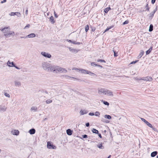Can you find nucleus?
<instances>
[{"mask_svg":"<svg viewBox=\"0 0 158 158\" xmlns=\"http://www.w3.org/2000/svg\"><path fill=\"white\" fill-rule=\"evenodd\" d=\"M14 84L15 86L16 87H20L21 85V82L17 80L15 81Z\"/></svg>","mask_w":158,"mask_h":158,"instance_id":"obj_7","label":"nucleus"},{"mask_svg":"<svg viewBox=\"0 0 158 158\" xmlns=\"http://www.w3.org/2000/svg\"><path fill=\"white\" fill-rule=\"evenodd\" d=\"M4 95H5V96H6V97H7L8 98L10 97V95H9V94H8L7 93H5Z\"/></svg>","mask_w":158,"mask_h":158,"instance_id":"obj_43","label":"nucleus"},{"mask_svg":"<svg viewBox=\"0 0 158 158\" xmlns=\"http://www.w3.org/2000/svg\"><path fill=\"white\" fill-rule=\"evenodd\" d=\"M98 135L99 137L100 138H102V136L100 134H99L98 133Z\"/></svg>","mask_w":158,"mask_h":158,"instance_id":"obj_59","label":"nucleus"},{"mask_svg":"<svg viewBox=\"0 0 158 158\" xmlns=\"http://www.w3.org/2000/svg\"><path fill=\"white\" fill-rule=\"evenodd\" d=\"M104 95H106L108 96L113 97V93L111 91L106 89Z\"/></svg>","mask_w":158,"mask_h":158,"instance_id":"obj_4","label":"nucleus"},{"mask_svg":"<svg viewBox=\"0 0 158 158\" xmlns=\"http://www.w3.org/2000/svg\"><path fill=\"white\" fill-rule=\"evenodd\" d=\"M92 131L93 133H95L96 134H98V131L94 128H93L92 129Z\"/></svg>","mask_w":158,"mask_h":158,"instance_id":"obj_28","label":"nucleus"},{"mask_svg":"<svg viewBox=\"0 0 158 158\" xmlns=\"http://www.w3.org/2000/svg\"><path fill=\"white\" fill-rule=\"evenodd\" d=\"M54 16L56 18H57L58 17V15H57V14L56 13L55 11H54Z\"/></svg>","mask_w":158,"mask_h":158,"instance_id":"obj_51","label":"nucleus"},{"mask_svg":"<svg viewBox=\"0 0 158 158\" xmlns=\"http://www.w3.org/2000/svg\"><path fill=\"white\" fill-rule=\"evenodd\" d=\"M85 125H86V127H89V123H86L85 124Z\"/></svg>","mask_w":158,"mask_h":158,"instance_id":"obj_54","label":"nucleus"},{"mask_svg":"<svg viewBox=\"0 0 158 158\" xmlns=\"http://www.w3.org/2000/svg\"><path fill=\"white\" fill-rule=\"evenodd\" d=\"M35 36V35L34 33H31L28 35L27 37L28 38H33Z\"/></svg>","mask_w":158,"mask_h":158,"instance_id":"obj_22","label":"nucleus"},{"mask_svg":"<svg viewBox=\"0 0 158 158\" xmlns=\"http://www.w3.org/2000/svg\"><path fill=\"white\" fill-rule=\"evenodd\" d=\"M88 72L89 73H88V74H89L91 76H94L95 75V74L94 73L92 72H91L88 71Z\"/></svg>","mask_w":158,"mask_h":158,"instance_id":"obj_40","label":"nucleus"},{"mask_svg":"<svg viewBox=\"0 0 158 158\" xmlns=\"http://www.w3.org/2000/svg\"><path fill=\"white\" fill-rule=\"evenodd\" d=\"M95 29L94 28H92V31H94L95 30Z\"/></svg>","mask_w":158,"mask_h":158,"instance_id":"obj_63","label":"nucleus"},{"mask_svg":"<svg viewBox=\"0 0 158 158\" xmlns=\"http://www.w3.org/2000/svg\"><path fill=\"white\" fill-rule=\"evenodd\" d=\"M141 119L142 121L144 122L149 127H152V124L148 122L147 121H146L144 119L141 118Z\"/></svg>","mask_w":158,"mask_h":158,"instance_id":"obj_12","label":"nucleus"},{"mask_svg":"<svg viewBox=\"0 0 158 158\" xmlns=\"http://www.w3.org/2000/svg\"><path fill=\"white\" fill-rule=\"evenodd\" d=\"M67 41L69 42H70V43H73V41H72V40H67Z\"/></svg>","mask_w":158,"mask_h":158,"instance_id":"obj_55","label":"nucleus"},{"mask_svg":"<svg viewBox=\"0 0 158 158\" xmlns=\"http://www.w3.org/2000/svg\"><path fill=\"white\" fill-rule=\"evenodd\" d=\"M152 49V47H151L149 50L147 51L146 52L147 55L149 54L151 52Z\"/></svg>","mask_w":158,"mask_h":158,"instance_id":"obj_24","label":"nucleus"},{"mask_svg":"<svg viewBox=\"0 0 158 158\" xmlns=\"http://www.w3.org/2000/svg\"><path fill=\"white\" fill-rule=\"evenodd\" d=\"M64 77H65L67 79H74V78L73 77H70L69 76H68V75H65L64 76Z\"/></svg>","mask_w":158,"mask_h":158,"instance_id":"obj_37","label":"nucleus"},{"mask_svg":"<svg viewBox=\"0 0 158 158\" xmlns=\"http://www.w3.org/2000/svg\"><path fill=\"white\" fill-rule=\"evenodd\" d=\"M79 71H81V72L82 73L88 74V73H89L88 71L83 69H80Z\"/></svg>","mask_w":158,"mask_h":158,"instance_id":"obj_21","label":"nucleus"},{"mask_svg":"<svg viewBox=\"0 0 158 158\" xmlns=\"http://www.w3.org/2000/svg\"><path fill=\"white\" fill-rule=\"evenodd\" d=\"M136 79H137V80H143V77L142 78H135Z\"/></svg>","mask_w":158,"mask_h":158,"instance_id":"obj_60","label":"nucleus"},{"mask_svg":"<svg viewBox=\"0 0 158 158\" xmlns=\"http://www.w3.org/2000/svg\"><path fill=\"white\" fill-rule=\"evenodd\" d=\"M15 35V32L14 31H9V32L7 33L4 34V36L6 38H9L11 35L14 36Z\"/></svg>","mask_w":158,"mask_h":158,"instance_id":"obj_3","label":"nucleus"},{"mask_svg":"<svg viewBox=\"0 0 158 158\" xmlns=\"http://www.w3.org/2000/svg\"><path fill=\"white\" fill-rule=\"evenodd\" d=\"M144 53V52L143 50L141 51V52H140V54L139 56V58L141 57L143 55Z\"/></svg>","mask_w":158,"mask_h":158,"instance_id":"obj_33","label":"nucleus"},{"mask_svg":"<svg viewBox=\"0 0 158 158\" xmlns=\"http://www.w3.org/2000/svg\"><path fill=\"white\" fill-rule=\"evenodd\" d=\"M27 37L26 36H20V38H24V39H25L26 38H27Z\"/></svg>","mask_w":158,"mask_h":158,"instance_id":"obj_58","label":"nucleus"},{"mask_svg":"<svg viewBox=\"0 0 158 158\" xmlns=\"http://www.w3.org/2000/svg\"><path fill=\"white\" fill-rule=\"evenodd\" d=\"M97 61L98 62H104L105 63L106 62L105 60H103L102 59H99Z\"/></svg>","mask_w":158,"mask_h":158,"instance_id":"obj_38","label":"nucleus"},{"mask_svg":"<svg viewBox=\"0 0 158 158\" xmlns=\"http://www.w3.org/2000/svg\"><path fill=\"white\" fill-rule=\"evenodd\" d=\"M25 14L26 15H27L28 14V10H27V9L26 10V11Z\"/></svg>","mask_w":158,"mask_h":158,"instance_id":"obj_61","label":"nucleus"},{"mask_svg":"<svg viewBox=\"0 0 158 158\" xmlns=\"http://www.w3.org/2000/svg\"><path fill=\"white\" fill-rule=\"evenodd\" d=\"M156 0H152L151 2L152 4H154L155 3Z\"/></svg>","mask_w":158,"mask_h":158,"instance_id":"obj_56","label":"nucleus"},{"mask_svg":"<svg viewBox=\"0 0 158 158\" xmlns=\"http://www.w3.org/2000/svg\"><path fill=\"white\" fill-rule=\"evenodd\" d=\"M158 152L157 151H154L151 153V156L152 157H154L157 154Z\"/></svg>","mask_w":158,"mask_h":158,"instance_id":"obj_19","label":"nucleus"},{"mask_svg":"<svg viewBox=\"0 0 158 158\" xmlns=\"http://www.w3.org/2000/svg\"><path fill=\"white\" fill-rule=\"evenodd\" d=\"M143 80L146 81H151L152 80V78L150 77H143Z\"/></svg>","mask_w":158,"mask_h":158,"instance_id":"obj_10","label":"nucleus"},{"mask_svg":"<svg viewBox=\"0 0 158 158\" xmlns=\"http://www.w3.org/2000/svg\"><path fill=\"white\" fill-rule=\"evenodd\" d=\"M110 28H109V27H107V28L106 29V30H105V32L106 31H108V30H110Z\"/></svg>","mask_w":158,"mask_h":158,"instance_id":"obj_62","label":"nucleus"},{"mask_svg":"<svg viewBox=\"0 0 158 158\" xmlns=\"http://www.w3.org/2000/svg\"><path fill=\"white\" fill-rule=\"evenodd\" d=\"M6 0H3L2 1H1V3H4L5 2H6Z\"/></svg>","mask_w":158,"mask_h":158,"instance_id":"obj_57","label":"nucleus"},{"mask_svg":"<svg viewBox=\"0 0 158 158\" xmlns=\"http://www.w3.org/2000/svg\"><path fill=\"white\" fill-rule=\"evenodd\" d=\"M60 67L58 66H53L52 69V72L54 73H58L60 72Z\"/></svg>","mask_w":158,"mask_h":158,"instance_id":"obj_2","label":"nucleus"},{"mask_svg":"<svg viewBox=\"0 0 158 158\" xmlns=\"http://www.w3.org/2000/svg\"><path fill=\"white\" fill-rule=\"evenodd\" d=\"M72 131L70 129H68L66 130V133L68 135H71L72 134Z\"/></svg>","mask_w":158,"mask_h":158,"instance_id":"obj_17","label":"nucleus"},{"mask_svg":"<svg viewBox=\"0 0 158 158\" xmlns=\"http://www.w3.org/2000/svg\"><path fill=\"white\" fill-rule=\"evenodd\" d=\"M30 27L29 24H27L24 27V29H26L27 28H28Z\"/></svg>","mask_w":158,"mask_h":158,"instance_id":"obj_53","label":"nucleus"},{"mask_svg":"<svg viewBox=\"0 0 158 158\" xmlns=\"http://www.w3.org/2000/svg\"><path fill=\"white\" fill-rule=\"evenodd\" d=\"M85 31L87 32L89 29V26L88 25H86L85 27Z\"/></svg>","mask_w":158,"mask_h":158,"instance_id":"obj_35","label":"nucleus"},{"mask_svg":"<svg viewBox=\"0 0 158 158\" xmlns=\"http://www.w3.org/2000/svg\"><path fill=\"white\" fill-rule=\"evenodd\" d=\"M89 114L90 116H93L94 115V113L90 112L89 113Z\"/></svg>","mask_w":158,"mask_h":158,"instance_id":"obj_50","label":"nucleus"},{"mask_svg":"<svg viewBox=\"0 0 158 158\" xmlns=\"http://www.w3.org/2000/svg\"><path fill=\"white\" fill-rule=\"evenodd\" d=\"M91 65L93 67H100L101 68H102V66L97 64H96L94 62L91 63Z\"/></svg>","mask_w":158,"mask_h":158,"instance_id":"obj_13","label":"nucleus"},{"mask_svg":"<svg viewBox=\"0 0 158 158\" xmlns=\"http://www.w3.org/2000/svg\"><path fill=\"white\" fill-rule=\"evenodd\" d=\"M100 114V113L98 111L96 112L94 114V115L97 116H99Z\"/></svg>","mask_w":158,"mask_h":158,"instance_id":"obj_42","label":"nucleus"},{"mask_svg":"<svg viewBox=\"0 0 158 158\" xmlns=\"http://www.w3.org/2000/svg\"><path fill=\"white\" fill-rule=\"evenodd\" d=\"M129 22V21L128 20H126L123 23L122 25H124L126 24H127Z\"/></svg>","mask_w":158,"mask_h":158,"instance_id":"obj_39","label":"nucleus"},{"mask_svg":"<svg viewBox=\"0 0 158 158\" xmlns=\"http://www.w3.org/2000/svg\"><path fill=\"white\" fill-rule=\"evenodd\" d=\"M47 147L49 149H55L56 148V146L51 144L50 142H47Z\"/></svg>","mask_w":158,"mask_h":158,"instance_id":"obj_5","label":"nucleus"},{"mask_svg":"<svg viewBox=\"0 0 158 158\" xmlns=\"http://www.w3.org/2000/svg\"><path fill=\"white\" fill-rule=\"evenodd\" d=\"M50 21L52 23H54L55 22L54 20L53 17L52 16L50 18Z\"/></svg>","mask_w":158,"mask_h":158,"instance_id":"obj_27","label":"nucleus"},{"mask_svg":"<svg viewBox=\"0 0 158 158\" xmlns=\"http://www.w3.org/2000/svg\"><path fill=\"white\" fill-rule=\"evenodd\" d=\"M114 56H115V57L117 56H118V55H117V53L115 52L114 51Z\"/></svg>","mask_w":158,"mask_h":158,"instance_id":"obj_52","label":"nucleus"},{"mask_svg":"<svg viewBox=\"0 0 158 158\" xmlns=\"http://www.w3.org/2000/svg\"><path fill=\"white\" fill-rule=\"evenodd\" d=\"M138 60H136L135 61H133L130 63V64H134L136 63Z\"/></svg>","mask_w":158,"mask_h":158,"instance_id":"obj_49","label":"nucleus"},{"mask_svg":"<svg viewBox=\"0 0 158 158\" xmlns=\"http://www.w3.org/2000/svg\"><path fill=\"white\" fill-rule=\"evenodd\" d=\"M10 16H14L16 15L19 17H20L21 16V14L20 13L18 12H12L10 13Z\"/></svg>","mask_w":158,"mask_h":158,"instance_id":"obj_9","label":"nucleus"},{"mask_svg":"<svg viewBox=\"0 0 158 158\" xmlns=\"http://www.w3.org/2000/svg\"><path fill=\"white\" fill-rule=\"evenodd\" d=\"M153 25L152 24H151L150 25L149 28V32H151L153 31Z\"/></svg>","mask_w":158,"mask_h":158,"instance_id":"obj_30","label":"nucleus"},{"mask_svg":"<svg viewBox=\"0 0 158 158\" xmlns=\"http://www.w3.org/2000/svg\"><path fill=\"white\" fill-rule=\"evenodd\" d=\"M7 107L5 106H3L2 107H0V111L5 112L6 110Z\"/></svg>","mask_w":158,"mask_h":158,"instance_id":"obj_20","label":"nucleus"},{"mask_svg":"<svg viewBox=\"0 0 158 158\" xmlns=\"http://www.w3.org/2000/svg\"><path fill=\"white\" fill-rule=\"evenodd\" d=\"M102 102L105 105L109 106V103L106 101L102 100Z\"/></svg>","mask_w":158,"mask_h":158,"instance_id":"obj_32","label":"nucleus"},{"mask_svg":"<svg viewBox=\"0 0 158 158\" xmlns=\"http://www.w3.org/2000/svg\"><path fill=\"white\" fill-rule=\"evenodd\" d=\"M69 50L71 52H77V51L76 50L73 49L71 48H69Z\"/></svg>","mask_w":158,"mask_h":158,"instance_id":"obj_25","label":"nucleus"},{"mask_svg":"<svg viewBox=\"0 0 158 158\" xmlns=\"http://www.w3.org/2000/svg\"><path fill=\"white\" fill-rule=\"evenodd\" d=\"M37 108L36 107L32 106L31 108V111H35L37 110Z\"/></svg>","mask_w":158,"mask_h":158,"instance_id":"obj_29","label":"nucleus"},{"mask_svg":"<svg viewBox=\"0 0 158 158\" xmlns=\"http://www.w3.org/2000/svg\"><path fill=\"white\" fill-rule=\"evenodd\" d=\"M10 27H5L2 29L1 30L5 34H6V33H7L8 32H9L10 30Z\"/></svg>","mask_w":158,"mask_h":158,"instance_id":"obj_8","label":"nucleus"},{"mask_svg":"<svg viewBox=\"0 0 158 158\" xmlns=\"http://www.w3.org/2000/svg\"><path fill=\"white\" fill-rule=\"evenodd\" d=\"M60 73H66L67 72V71L65 69L60 67Z\"/></svg>","mask_w":158,"mask_h":158,"instance_id":"obj_23","label":"nucleus"},{"mask_svg":"<svg viewBox=\"0 0 158 158\" xmlns=\"http://www.w3.org/2000/svg\"><path fill=\"white\" fill-rule=\"evenodd\" d=\"M145 8L146 9V10L148 11L149 10V8L148 7V3L145 6Z\"/></svg>","mask_w":158,"mask_h":158,"instance_id":"obj_44","label":"nucleus"},{"mask_svg":"<svg viewBox=\"0 0 158 158\" xmlns=\"http://www.w3.org/2000/svg\"><path fill=\"white\" fill-rule=\"evenodd\" d=\"M113 27V26H110V27H109V28H110V29H111Z\"/></svg>","mask_w":158,"mask_h":158,"instance_id":"obj_64","label":"nucleus"},{"mask_svg":"<svg viewBox=\"0 0 158 158\" xmlns=\"http://www.w3.org/2000/svg\"><path fill=\"white\" fill-rule=\"evenodd\" d=\"M155 13V11H153L151 13H150V15L152 16H153V15H154V13Z\"/></svg>","mask_w":158,"mask_h":158,"instance_id":"obj_47","label":"nucleus"},{"mask_svg":"<svg viewBox=\"0 0 158 158\" xmlns=\"http://www.w3.org/2000/svg\"><path fill=\"white\" fill-rule=\"evenodd\" d=\"M11 66H13V67H15L16 69H20L17 66H15L14 64V63L13 62H12L11 63Z\"/></svg>","mask_w":158,"mask_h":158,"instance_id":"obj_34","label":"nucleus"},{"mask_svg":"<svg viewBox=\"0 0 158 158\" xmlns=\"http://www.w3.org/2000/svg\"><path fill=\"white\" fill-rule=\"evenodd\" d=\"M150 127L152 128V129L154 131H156V129L154 127H153L152 125V127Z\"/></svg>","mask_w":158,"mask_h":158,"instance_id":"obj_48","label":"nucleus"},{"mask_svg":"<svg viewBox=\"0 0 158 158\" xmlns=\"http://www.w3.org/2000/svg\"><path fill=\"white\" fill-rule=\"evenodd\" d=\"M12 132L13 133V134L14 135H17L19 134V131L18 130H14L13 131H12Z\"/></svg>","mask_w":158,"mask_h":158,"instance_id":"obj_14","label":"nucleus"},{"mask_svg":"<svg viewBox=\"0 0 158 158\" xmlns=\"http://www.w3.org/2000/svg\"><path fill=\"white\" fill-rule=\"evenodd\" d=\"M97 146V147L100 149H103L104 148V146L102 145V143L98 144Z\"/></svg>","mask_w":158,"mask_h":158,"instance_id":"obj_18","label":"nucleus"},{"mask_svg":"<svg viewBox=\"0 0 158 158\" xmlns=\"http://www.w3.org/2000/svg\"><path fill=\"white\" fill-rule=\"evenodd\" d=\"M73 44H77L78 45H79L80 44H81L82 43H80V42L76 43L75 41H74V42H73Z\"/></svg>","mask_w":158,"mask_h":158,"instance_id":"obj_45","label":"nucleus"},{"mask_svg":"<svg viewBox=\"0 0 158 158\" xmlns=\"http://www.w3.org/2000/svg\"><path fill=\"white\" fill-rule=\"evenodd\" d=\"M104 117L105 118H107L108 119H110L111 118V117L109 115H106L104 116Z\"/></svg>","mask_w":158,"mask_h":158,"instance_id":"obj_26","label":"nucleus"},{"mask_svg":"<svg viewBox=\"0 0 158 158\" xmlns=\"http://www.w3.org/2000/svg\"><path fill=\"white\" fill-rule=\"evenodd\" d=\"M110 9V7H107L105 9L104 11L105 13H107Z\"/></svg>","mask_w":158,"mask_h":158,"instance_id":"obj_31","label":"nucleus"},{"mask_svg":"<svg viewBox=\"0 0 158 158\" xmlns=\"http://www.w3.org/2000/svg\"><path fill=\"white\" fill-rule=\"evenodd\" d=\"M82 137L83 138H88V136L86 135H82Z\"/></svg>","mask_w":158,"mask_h":158,"instance_id":"obj_46","label":"nucleus"},{"mask_svg":"<svg viewBox=\"0 0 158 158\" xmlns=\"http://www.w3.org/2000/svg\"><path fill=\"white\" fill-rule=\"evenodd\" d=\"M29 133L31 135H33L35 133V130L34 128H32L29 131Z\"/></svg>","mask_w":158,"mask_h":158,"instance_id":"obj_16","label":"nucleus"},{"mask_svg":"<svg viewBox=\"0 0 158 158\" xmlns=\"http://www.w3.org/2000/svg\"><path fill=\"white\" fill-rule=\"evenodd\" d=\"M11 63L12 62H10V61H9V60L7 63V65L9 66V67H13V66H11V65H10V64H11Z\"/></svg>","mask_w":158,"mask_h":158,"instance_id":"obj_41","label":"nucleus"},{"mask_svg":"<svg viewBox=\"0 0 158 158\" xmlns=\"http://www.w3.org/2000/svg\"><path fill=\"white\" fill-rule=\"evenodd\" d=\"M52 102V101L50 99L47 100L46 101V102L47 104H49L51 103Z\"/></svg>","mask_w":158,"mask_h":158,"instance_id":"obj_36","label":"nucleus"},{"mask_svg":"<svg viewBox=\"0 0 158 158\" xmlns=\"http://www.w3.org/2000/svg\"><path fill=\"white\" fill-rule=\"evenodd\" d=\"M88 113V112L86 110H81L80 112L81 115H83L85 114H86Z\"/></svg>","mask_w":158,"mask_h":158,"instance_id":"obj_15","label":"nucleus"},{"mask_svg":"<svg viewBox=\"0 0 158 158\" xmlns=\"http://www.w3.org/2000/svg\"><path fill=\"white\" fill-rule=\"evenodd\" d=\"M41 54L42 55H43V56L46 57H47L48 58H50L51 57V55L50 54H49L46 53L45 52H41Z\"/></svg>","mask_w":158,"mask_h":158,"instance_id":"obj_6","label":"nucleus"},{"mask_svg":"<svg viewBox=\"0 0 158 158\" xmlns=\"http://www.w3.org/2000/svg\"><path fill=\"white\" fill-rule=\"evenodd\" d=\"M105 90L106 89H104L101 88L99 89L98 90V93L100 94H104Z\"/></svg>","mask_w":158,"mask_h":158,"instance_id":"obj_11","label":"nucleus"},{"mask_svg":"<svg viewBox=\"0 0 158 158\" xmlns=\"http://www.w3.org/2000/svg\"><path fill=\"white\" fill-rule=\"evenodd\" d=\"M42 66L45 71L47 72H52V69L53 66L47 62H43L42 63Z\"/></svg>","mask_w":158,"mask_h":158,"instance_id":"obj_1","label":"nucleus"}]
</instances>
